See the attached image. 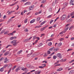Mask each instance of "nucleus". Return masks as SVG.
Listing matches in <instances>:
<instances>
[{"label":"nucleus","mask_w":74,"mask_h":74,"mask_svg":"<svg viewBox=\"0 0 74 74\" xmlns=\"http://www.w3.org/2000/svg\"><path fill=\"white\" fill-rule=\"evenodd\" d=\"M70 25V24H68L66 25V27L64 29L65 32H66V30H67L69 29V25Z\"/></svg>","instance_id":"nucleus-1"},{"label":"nucleus","mask_w":74,"mask_h":74,"mask_svg":"<svg viewBox=\"0 0 74 74\" xmlns=\"http://www.w3.org/2000/svg\"><path fill=\"white\" fill-rule=\"evenodd\" d=\"M66 18V15L64 14L60 17V19L62 21H63V20H64V19H65Z\"/></svg>","instance_id":"nucleus-2"},{"label":"nucleus","mask_w":74,"mask_h":74,"mask_svg":"<svg viewBox=\"0 0 74 74\" xmlns=\"http://www.w3.org/2000/svg\"><path fill=\"white\" fill-rule=\"evenodd\" d=\"M56 56L58 57H59L60 59H62V55H61V54L60 53H58L56 54Z\"/></svg>","instance_id":"nucleus-3"},{"label":"nucleus","mask_w":74,"mask_h":74,"mask_svg":"<svg viewBox=\"0 0 74 74\" xmlns=\"http://www.w3.org/2000/svg\"><path fill=\"white\" fill-rule=\"evenodd\" d=\"M32 36L31 37H30L29 38V39H26L25 40H24V41H23V42H27V41H29L31 39V38H32Z\"/></svg>","instance_id":"nucleus-4"},{"label":"nucleus","mask_w":74,"mask_h":74,"mask_svg":"<svg viewBox=\"0 0 74 74\" xmlns=\"http://www.w3.org/2000/svg\"><path fill=\"white\" fill-rule=\"evenodd\" d=\"M66 59H64V60L62 59L59 61V60L57 61V62H65V61H66Z\"/></svg>","instance_id":"nucleus-5"},{"label":"nucleus","mask_w":74,"mask_h":74,"mask_svg":"<svg viewBox=\"0 0 74 74\" xmlns=\"http://www.w3.org/2000/svg\"><path fill=\"white\" fill-rule=\"evenodd\" d=\"M30 4H31V3L29 2H27L24 4L25 5H30Z\"/></svg>","instance_id":"nucleus-6"},{"label":"nucleus","mask_w":74,"mask_h":74,"mask_svg":"<svg viewBox=\"0 0 74 74\" xmlns=\"http://www.w3.org/2000/svg\"><path fill=\"white\" fill-rule=\"evenodd\" d=\"M74 73V70L71 71L69 73V74H73Z\"/></svg>","instance_id":"nucleus-7"},{"label":"nucleus","mask_w":74,"mask_h":74,"mask_svg":"<svg viewBox=\"0 0 74 74\" xmlns=\"http://www.w3.org/2000/svg\"><path fill=\"white\" fill-rule=\"evenodd\" d=\"M16 42V40H14L12 41L11 42V44H14Z\"/></svg>","instance_id":"nucleus-8"},{"label":"nucleus","mask_w":74,"mask_h":74,"mask_svg":"<svg viewBox=\"0 0 74 74\" xmlns=\"http://www.w3.org/2000/svg\"><path fill=\"white\" fill-rule=\"evenodd\" d=\"M63 70V68H60L59 69L57 70V71H62V70Z\"/></svg>","instance_id":"nucleus-9"},{"label":"nucleus","mask_w":74,"mask_h":74,"mask_svg":"<svg viewBox=\"0 0 74 74\" xmlns=\"http://www.w3.org/2000/svg\"><path fill=\"white\" fill-rule=\"evenodd\" d=\"M35 21H36V20L35 19H33L30 21V23H34V22H35Z\"/></svg>","instance_id":"nucleus-10"},{"label":"nucleus","mask_w":74,"mask_h":74,"mask_svg":"<svg viewBox=\"0 0 74 74\" xmlns=\"http://www.w3.org/2000/svg\"><path fill=\"white\" fill-rule=\"evenodd\" d=\"M55 49L54 47H51V48L49 49V50L50 51H53V50Z\"/></svg>","instance_id":"nucleus-11"},{"label":"nucleus","mask_w":74,"mask_h":74,"mask_svg":"<svg viewBox=\"0 0 74 74\" xmlns=\"http://www.w3.org/2000/svg\"><path fill=\"white\" fill-rule=\"evenodd\" d=\"M10 53V51H8L6 52L4 54V56H7Z\"/></svg>","instance_id":"nucleus-12"},{"label":"nucleus","mask_w":74,"mask_h":74,"mask_svg":"<svg viewBox=\"0 0 74 74\" xmlns=\"http://www.w3.org/2000/svg\"><path fill=\"white\" fill-rule=\"evenodd\" d=\"M20 66H19L18 68L16 69L15 70L16 72H18V70H20Z\"/></svg>","instance_id":"nucleus-13"},{"label":"nucleus","mask_w":74,"mask_h":74,"mask_svg":"<svg viewBox=\"0 0 74 74\" xmlns=\"http://www.w3.org/2000/svg\"><path fill=\"white\" fill-rule=\"evenodd\" d=\"M62 45V43L61 42L58 45L57 47H60Z\"/></svg>","instance_id":"nucleus-14"},{"label":"nucleus","mask_w":74,"mask_h":74,"mask_svg":"<svg viewBox=\"0 0 74 74\" xmlns=\"http://www.w3.org/2000/svg\"><path fill=\"white\" fill-rule=\"evenodd\" d=\"M21 12L20 11H18L17 12H15L14 14H20V13Z\"/></svg>","instance_id":"nucleus-15"},{"label":"nucleus","mask_w":74,"mask_h":74,"mask_svg":"<svg viewBox=\"0 0 74 74\" xmlns=\"http://www.w3.org/2000/svg\"><path fill=\"white\" fill-rule=\"evenodd\" d=\"M18 42H16L15 43H13V45H14V46H16V45H17V44H18Z\"/></svg>","instance_id":"nucleus-16"},{"label":"nucleus","mask_w":74,"mask_h":74,"mask_svg":"<svg viewBox=\"0 0 74 74\" xmlns=\"http://www.w3.org/2000/svg\"><path fill=\"white\" fill-rule=\"evenodd\" d=\"M21 52H22V50H20L19 51H18L17 53V55H19V54L21 53Z\"/></svg>","instance_id":"nucleus-17"},{"label":"nucleus","mask_w":74,"mask_h":74,"mask_svg":"<svg viewBox=\"0 0 74 74\" xmlns=\"http://www.w3.org/2000/svg\"><path fill=\"white\" fill-rule=\"evenodd\" d=\"M59 48H56L55 49H54V51H55V52H56V51H58V50H59Z\"/></svg>","instance_id":"nucleus-18"},{"label":"nucleus","mask_w":74,"mask_h":74,"mask_svg":"<svg viewBox=\"0 0 74 74\" xmlns=\"http://www.w3.org/2000/svg\"><path fill=\"white\" fill-rule=\"evenodd\" d=\"M17 3H18V2H15L14 3L12 4V5H10V6H13V5H15Z\"/></svg>","instance_id":"nucleus-19"},{"label":"nucleus","mask_w":74,"mask_h":74,"mask_svg":"<svg viewBox=\"0 0 74 74\" xmlns=\"http://www.w3.org/2000/svg\"><path fill=\"white\" fill-rule=\"evenodd\" d=\"M5 61H4V63H6L7 62V61H8V60H7V58H5Z\"/></svg>","instance_id":"nucleus-20"},{"label":"nucleus","mask_w":74,"mask_h":74,"mask_svg":"<svg viewBox=\"0 0 74 74\" xmlns=\"http://www.w3.org/2000/svg\"><path fill=\"white\" fill-rule=\"evenodd\" d=\"M7 66H8V64H6L4 66H3V68L4 69H5V68H6L7 67Z\"/></svg>","instance_id":"nucleus-21"},{"label":"nucleus","mask_w":74,"mask_h":74,"mask_svg":"<svg viewBox=\"0 0 74 74\" xmlns=\"http://www.w3.org/2000/svg\"><path fill=\"white\" fill-rule=\"evenodd\" d=\"M53 40V38H51L49 39H48L47 41H51V40Z\"/></svg>","instance_id":"nucleus-22"},{"label":"nucleus","mask_w":74,"mask_h":74,"mask_svg":"<svg viewBox=\"0 0 74 74\" xmlns=\"http://www.w3.org/2000/svg\"><path fill=\"white\" fill-rule=\"evenodd\" d=\"M38 72V71H36L35 72V74H40V73H41L40 71H38V72Z\"/></svg>","instance_id":"nucleus-23"},{"label":"nucleus","mask_w":74,"mask_h":74,"mask_svg":"<svg viewBox=\"0 0 74 74\" xmlns=\"http://www.w3.org/2000/svg\"><path fill=\"white\" fill-rule=\"evenodd\" d=\"M57 58V57L56 56H53V59H54V60H55Z\"/></svg>","instance_id":"nucleus-24"},{"label":"nucleus","mask_w":74,"mask_h":74,"mask_svg":"<svg viewBox=\"0 0 74 74\" xmlns=\"http://www.w3.org/2000/svg\"><path fill=\"white\" fill-rule=\"evenodd\" d=\"M45 2H46V0H43L41 2V3H45Z\"/></svg>","instance_id":"nucleus-25"},{"label":"nucleus","mask_w":74,"mask_h":74,"mask_svg":"<svg viewBox=\"0 0 74 74\" xmlns=\"http://www.w3.org/2000/svg\"><path fill=\"white\" fill-rule=\"evenodd\" d=\"M0 71L1 72H2L4 71V68L3 67L1 68L0 69Z\"/></svg>","instance_id":"nucleus-26"},{"label":"nucleus","mask_w":74,"mask_h":74,"mask_svg":"<svg viewBox=\"0 0 74 74\" xmlns=\"http://www.w3.org/2000/svg\"><path fill=\"white\" fill-rule=\"evenodd\" d=\"M47 22V21H45L44 22H42V23H41L40 24V25H42L43 24H44L45 23Z\"/></svg>","instance_id":"nucleus-27"},{"label":"nucleus","mask_w":74,"mask_h":74,"mask_svg":"<svg viewBox=\"0 0 74 74\" xmlns=\"http://www.w3.org/2000/svg\"><path fill=\"white\" fill-rule=\"evenodd\" d=\"M72 21H73V19H69L68 20V21H67V22H71Z\"/></svg>","instance_id":"nucleus-28"},{"label":"nucleus","mask_w":74,"mask_h":74,"mask_svg":"<svg viewBox=\"0 0 74 74\" xmlns=\"http://www.w3.org/2000/svg\"><path fill=\"white\" fill-rule=\"evenodd\" d=\"M10 40H14V37H12L10 38Z\"/></svg>","instance_id":"nucleus-29"},{"label":"nucleus","mask_w":74,"mask_h":74,"mask_svg":"<svg viewBox=\"0 0 74 74\" xmlns=\"http://www.w3.org/2000/svg\"><path fill=\"white\" fill-rule=\"evenodd\" d=\"M74 1V0H71L70 1V3L71 4L72 3H73Z\"/></svg>","instance_id":"nucleus-30"},{"label":"nucleus","mask_w":74,"mask_h":74,"mask_svg":"<svg viewBox=\"0 0 74 74\" xmlns=\"http://www.w3.org/2000/svg\"><path fill=\"white\" fill-rule=\"evenodd\" d=\"M4 32H5V30H3L0 33V34H3L4 33Z\"/></svg>","instance_id":"nucleus-31"},{"label":"nucleus","mask_w":74,"mask_h":74,"mask_svg":"<svg viewBox=\"0 0 74 74\" xmlns=\"http://www.w3.org/2000/svg\"><path fill=\"white\" fill-rule=\"evenodd\" d=\"M8 33H9V31H7L5 33H4V34H7Z\"/></svg>","instance_id":"nucleus-32"},{"label":"nucleus","mask_w":74,"mask_h":74,"mask_svg":"<svg viewBox=\"0 0 74 74\" xmlns=\"http://www.w3.org/2000/svg\"><path fill=\"white\" fill-rule=\"evenodd\" d=\"M45 66H46V64H44L42 65V67L43 68V67H44Z\"/></svg>","instance_id":"nucleus-33"},{"label":"nucleus","mask_w":74,"mask_h":74,"mask_svg":"<svg viewBox=\"0 0 74 74\" xmlns=\"http://www.w3.org/2000/svg\"><path fill=\"white\" fill-rule=\"evenodd\" d=\"M27 1V0H22L21 1V2H26Z\"/></svg>","instance_id":"nucleus-34"},{"label":"nucleus","mask_w":74,"mask_h":74,"mask_svg":"<svg viewBox=\"0 0 74 74\" xmlns=\"http://www.w3.org/2000/svg\"><path fill=\"white\" fill-rule=\"evenodd\" d=\"M45 28H44V27H43V28H41L40 29V31H43V30H45Z\"/></svg>","instance_id":"nucleus-35"},{"label":"nucleus","mask_w":74,"mask_h":74,"mask_svg":"<svg viewBox=\"0 0 74 74\" xmlns=\"http://www.w3.org/2000/svg\"><path fill=\"white\" fill-rule=\"evenodd\" d=\"M52 45V42H49V44H48V45H49V46H51V45Z\"/></svg>","instance_id":"nucleus-36"},{"label":"nucleus","mask_w":74,"mask_h":74,"mask_svg":"<svg viewBox=\"0 0 74 74\" xmlns=\"http://www.w3.org/2000/svg\"><path fill=\"white\" fill-rule=\"evenodd\" d=\"M34 52V50H31V53H30V55H32V54H33V52Z\"/></svg>","instance_id":"nucleus-37"},{"label":"nucleus","mask_w":74,"mask_h":74,"mask_svg":"<svg viewBox=\"0 0 74 74\" xmlns=\"http://www.w3.org/2000/svg\"><path fill=\"white\" fill-rule=\"evenodd\" d=\"M42 45H43L42 43H40L39 45L38 46H39V47H41V46H42Z\"/></svg>","instance_id":"nucleus-38"},{"label":"nucleus","mask_w":74,"mask_h":74,"mask_svg":"<svg viewBox=\"0 0 74 74\" xmlns=\"http://www.w3.org/2000/svg\"><path fill=\"white\" fill-rule=\"evenodd\" d=\"M52 10V8H49V12H51Z\"/></svg>","instance_id":"nucleus-39"},{"label":"nucleus","mask_w":74,"mask_h":74,"mask_svg":"<svg viewBox=\"0 0 74 74\" xmlns=\"http://www.w3.org/2000/svg\"><path fill=\"white\" fill-rule=\"evenodd\" d=\"M69 4L67 2H66L65 3V6H66H66H67V5H68V4Z\"/></svg>","instance_id":"nucleus-40"},{"label":"nucleus","mask_w":74,"mask_h":74,"mask_svg":"<svg viewBox=\"0 0 74 74\" xmlns=\"http://www.w3.org/2000/svg\"><path fill=\"white\" fill-rule=\"evenodd\" d=\"M73 26H71L69 29V30H71V29H73Z\"/></svg>","instance_id":"nucleus-41"},{"label":"nucleus","mask_w":74,"mask_h":74,"mask_svg":"<svg viewBox=\"0 0 74 74\" xmlns=\"http://www.w3.org/2000/svg\"><path fill=\"white\" fill-rule=\"evenodd\" d=\"M34 5H32L31 6H30V7L29 8V9H30V8H34Z\"/></svg>","instance_id":"nucleus-42"},{"label":"nucleus","mask_w":74,"mask_h":74,"mask_svg":"<svg viewBox=\"0 0 74 74\" xmlns=\"http://www.w3.org/2000/svg\"><path fill=\"white\" fill-rule=\"evenodd\" d=\"M25 32H29V30L27 29H25L24 30Z\"/></svg>","instance_id":"nucleus-43"},{"label":"nucleus","mask_w":74,"mask_h":74,"mask_svg":"<svg viewBox=\"0 0 74 74\" xmlns=\"http://www.w3.org/2000/svg\"><path fill=\"white\" fill-rule=\"evenodd\" d=\"M41 26H36V27H35V28H39V27H41Z\"/></svg>","instance_id":"nucleus-44"},{"label":"nucleus","mask_w":74,"mask_h":74,"mask_svg":"<svg viewBox=\"0 0 74 74\" xmlns=\"http://www.w3.org/2000/svg\"><path fill=\"white\" fill-rule=\"evenodd\" d=\"M4 60V58L3 57H2L0 59V62L2 61V60Z\"/></svg>","instance_id":"nucleus-45"},{"label":"nucleus","mask_w":74,"mask_h":74,"mask_svg":"<svg viewBox=\"0 0 74 74\" xmlns=\"http://www.w3.org/2000/svg\"><path fill=\"white\" fill-rule=\"evenodd\" d=\"M40 19V18L38 17L36 19V20L37 21H39Z\"/></svg>","instance_id":"nucleus-46"},{"label":"nucleus","mask_w":74,"mask_h":74,"mask_svg":"<svg viewBox=\"0 0 74 74\" xmlns=\"http://www.w3.org/2000/svg\"><path fill=\"white\" fill-rule=\"evenodd\" d=\"M27 19H26L25 21H24V22L25 23H27Z\"/></svg>","instance_id":"nucleus-47"},{"label":"nucleus","mask_w":74,"mask_h":74,"mask_svg":"<svg viewBox=\"0 0 74 74\" xmlns=\"http://www.w3.org/2000/svg\"><path fill=\"white\" fill-rule=\"evenodd\" d=\"M31 55V54H30V53L28 54L27 55V57H30V55Z\"/></svg>","instance_id":"nucleus-48"},{"label":"nucleus","mask_w":74,"mask_h":74,"mask_svg":"<svg viewBox=\"0 0 74 74\" xmlns=\"http://www.w3.org/2000/svg\"><path fill=\"white\" fill-rule=\"evenodd\" d=\"M8 65L9 67H11L12 66V65L11 64H8Z\"/></svg>","instance_id":"nucleus-49"},{"label":"nucleus","mask_w":74,"mask_h":74,"mask_svg":"<svg viewBox=\"0 0 74 74\" xmlns=\"http://www.w3.org/2000/svg\"><path fill=\"white\" fill-rule=\"evenodd\" d=\"M53 22V20H51L50 22V24H51V23H52Z\"/></svg>","instance_id":"nucleus-50"},{"label":"nucleus","mask_w":74,"mask_h":74,"mask_svg":"<svg viewBox=\"0 0 74 74\" xmlns=\"http://www.w3.org/2000/svg\"><path fill=\"white\" fill-rule=\"evenodd\" d=\"M26 69V68H22L21 70H23V71H25V70H26V69Z\"/></svg>","instance_id":"nucleus-51"},{"label":"nucleus","mask_w":74,"mask_h":74,"mask_svg":"<svg viewBox=\"0 0 74 74\" xmlns=\"http://www.w3.org/2000/svg\"><path fill=\"white\" fill-rule=\"evenodd\" d=\"M64 40V38H61L60 39V41H63Z\"/></svg>","instance_id":"nucleus-52"},{"label":"nucleus","mask_w":74,"mask_h":74,"mask_svg":"<svg viewBox=\"0 0 74 74\" xmlns=\"http://www.w3.org/2000/svg\"><path fill=\"white\" fill-rule=\"evenodd\" d=\"M74 12H73L71 14V16H73V15H74Z\"/></svg>","instance_id":"nucleus-53"},{"label":"nucleus","mask_w":74,"mask_h":74,"mask_svg":"<svg viewBox=\"0 0 74 74\" xmlns=\"http://www.w3.org/2000/svg\"><path fill=\"white\" fill-rule=\"evenodd\" d=\"M38 41V40H36V41L34 43V44H36L37 43V42Z\"/></svg>","instance_id":"nucleus-54"},{"label":"nucleus","mask_w":74,"mask_h":74,"mask_svg":"<svg viewBox=\"0 0 74 74\" xmlns=\"http://www.w3.org/2000/svg\"><path fill=\"white\" fill-rule=\"evenodd\" d=\"M74 62V60H72L71 62H69V63H72V62Z\"/></svg>","instance_id":"nucleus-55"},{"label":"nucleus","mask_w":74,"mask_h":74,"mask_svg":"<svg viewBox=\"0 0 74 74\" xmlns=\"http://www.w3.org/2000/svg\"><path fill=\"white\" fill-rule=\"evenodd\" d=\"M47 52L48 54H50V53H51V51H48Z\"/></svg>","instance_id":"nucleus-56"},{"label":"nucleus","mask_w":74,"mask_h":74,"mask_svg":"<svg viewBox=\"0 0 74 74\" xmlns=\"http://www.w3.org/2000/svg\"><path fill=\"white\" fill-rule=\"evenodd\" d=\"M32 56H36V53H34Z\"/></svg>","instance_id":"nucleus-57"},{"label":"nucleus","mask_w":74,"mask_h":74,"mask_svg":"<svg viewBox=\"0 0 74 74\" xmlns=\"http://www.w3.org/2000/svg\"><path fill=\"white\" fill-rule=\"evenodd\" d=\"M72 51V49H69L67 50V52H69V51Z\"/></svg>","instance_id":"nucleus-58"},{"label":"nucleus","mask_w":74,"mask_h":74,"mask_svg":"<svg viewBox=\"0 0 74 74\" xmlns=\"http://www.w3.org/2000/svg\"><path fill=\"white\" fill-rule=\"evenodd\" d=\"M12 13V12H11H11H9L8 13V15H10V14H11V13Z\"/></svg>","instance_id":"nucleus-59"},{"label":"nucleus","mask_w":74,"mask_h":74,"mask_svg":"<svg viewBox=\"0 0 74 74\" xmlns=\"http://www.w3.org/2000/svg\"><path fill=\"white\" fill-rule=\"evenodd\" d=\"M59 0H56L55 1V3H58V1Z\"/></svg>","instance_id":"nucleus-60"},{"label":"nucleus","mask_w":74,"mask_h":74,"mask_svg":"<svg viewBox=\"0 0 74 74\" xmlns=\"http://www.w3.org/2000/svg\"><path fill=\"white\" fill-rule=\"evenodd\" d=\"M51 16H52L51 15H50L49 16L47 17V18H51Z\"/></svg>","instance_id":"nucleus-61"},{"label":"nucleus","mask_w":74,"mask_h":74,"mask_svg":"<svg viewBox=\"0 0 74 74\" xmlns=\"http://www.w3.org/2000/svg\"><path fill=\"white\" fill-rule=\"evenodd\" d=\"M40 69H43V68L42 66H39L38 67Z\"/></svg>","instance_id":"nucleus-62"},{"label":"nucleus","mask_w":74,"mask_h":74,"mask_svg":"<svg viewBox=\"0 0 74 74\" xmlns=\"http://www.w3.org/2000/svg\"><path fill=\"white\" fill-rule=\"evenodd\" d=\"M44 62L45 63H47V62L46 61H43L42 63H44Z\"/></svg>","instance_id":"nucleus-63"},{"label":"nucleus","mask_w":74,"mask_h":74,"mask_svg":"<svg viewBox=\"0 0 74 74\" xmlns=\"http://www.w3.org/2000/svg\"><path fill=\"white\" fill-rule=\"evenodd\" d=\"M63 32H62L60 33L59 34H63Z\"/></svg>","instance_id":"nucleus-64"}]
</instances>
